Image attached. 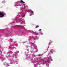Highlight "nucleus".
Listing matches in <instances>:
<instances>
[{
	"label": "nucleus",
	"mask_w": 67,
	"mask_h": 67,
	"mask_svg": "<svg viewBox=\"0 0 67 67\" xmlns=\"http://www.w3.org/2000/svg\"><path fill=\"white\" fill-rule=\"evenodd\" d=\"M5 14L4 13L2 12H0V18H3L4 16V14Z\"/></svg>",
	"instance_id": "nucleus-1"
},
{
	"label": "nucleus",
	"mask_w": 67,
	"mask_h": 67,
	"mask_svg": "<svg viewBox=\"0 0 67 67\" xmlns=\"http://www.w3.org/2000/svg\"><path fill=\"white\" fill-rule=\"evenodd\" d=\"M21 2V3H25V2L23 1L22 0H21L20 1Z\"/></svg>",
	"instance_id": "nucleus-2"
},
{
	"label": "nucleus",
	"mask_w": 67,
	"mask_h": 67,
	"mask_svg": "<svg viewBox=\"0 0 67 67\" xmlns=\"http://www.w3.org/2000/svg\"><path fill=\"white\" fill-rule=\"evenodd\" d=\"M39 27V26L38 25H37L36 26L35 28H37V27Z\"/></svg>",
	"instance_id": "nucleus-3"
},
{
	"label": "nucleus",
	"mask_w": 67,
	"mask_h": 67,
	"mask_svg": "<svg viewBox=\"0 0 67 67\" xmlns=\"http://www.w3.org/2000/svg\"><path fill=\"white\" fill-rule=\"evenodd\" d=\"M31 12L32 13H33V11H31Z\"/></svg>",
	"instance_id": "nucleus-4"
},
{
	"label": "nucleus",
	"mask_w": 67,
	"mask_h": 67,
	"mask_svg": "<svg viewBox=\"0 0 67 67\" xmlns=\"http://www.w3.org/2000/svg\"><path fill=\"white\" fill-rule=\"evenodd\" d=\"M41 30H42V29H40L39 30V31H41Z\"/></svg>",
	"instance_id": "nucleus-5"
},
{
	"label": "nucleus",
	"mask_w": 67,
	"mask_h": 67,
	"mask_svg": "<svg viewBox=\"0 0 67 67\" xmlns=\"http://www.w3.org/2000/svg\"><path fill=\"white\" fill-rule=\"evenodd\" d=\"M41 34H42V35H43V33H41Z\"/></svg>",
	"instance_id": "nucleus-6"
}]
</instances>
